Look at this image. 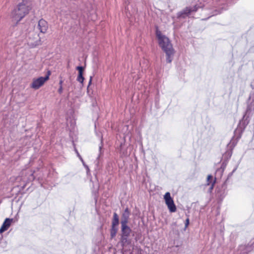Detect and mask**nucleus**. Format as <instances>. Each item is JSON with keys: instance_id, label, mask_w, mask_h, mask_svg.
Returning a JSON list of instances; mask_svg holds the SVG:
<instances>
[{"instance_id": "1", "label": "nucleus", "mask_w": 254, "mask_h": 254, "mask_svg": "<svg viewBox=\"0 0 254 254\" xmlns=\"http://www.w3.org/2000/svg\"><path fill=\"white\" fill-rule=\"evenodd\" d=\"M160 47L166 55V61L168 63L172 62L174 55V50L169 38L162 35L160 31L156 32Z\"/></svg>"}, {"instance_id": "2", "label": "nucleus", "mask_w": 254, "mask_h": 254, "mask_svg": "<svg viewBox=\"0 0 254 254\" xmlns=\"http://www.w3.org/2000/svg\"><path fill=\"white\" fill-rule=\"evenodd\" d=\"M31 9V3L27 0H22L13 9L11 13L12 20L16 23L19 22Z\"/></svg>"}, {"instance_id": "3", "label": "nucleus", "mask_w": 254, "mask_h": 254, "mask_svg": "<svg viewBox=\"0 0 254 254\" xmlns=\"http://www.w3.org/2000/svg\"><path fill=\"white\" fill-rule=\"evenodd\" d=\"M34 172L30 170H24L21 172L20 176L17 177L16 179L17 181H22L24 184L23 186L24 188L26 184L33 181L35 177Z\"/></svg>"}, {"instance_id": "4", "label": "nucleus", "mask_w": 254, "mask_h": 254, "mask_svg": "<svg viewBox=\"0 0 254 254\" xmlns=\"http://www.w3.org/2000/svg\"><path fill=\"white\" fill-rule=\"evenodd\" d=\"M131 232V229L127 226V224L121 225V243L123 246L129 245L130 243V240L129 239L130 233Z\"/></svg>"}, {"instance_id": "5", "label": "nucleus", "mask_w": 254, "mask_h": 254, "mask_svg": "<svg viewBox=\"0 0 254 254\" xmlns=\"http://www.w3.org/2000/svg\"><path fill=\"white\" fill-rule=\"evenodd\" d=\"M198 8L197 5L193 6H187L177 14V18L179 19H185L189 17L192 12H196Z\"/></svg>"}, {"instance_id": "6", "label": "nucleus", "mask_w": 254, "mask_h": 254, "mask_svg": "<svg viewBox=\"0 0 254 254\" xmlns=\"http://www.w3.org/2000/svg\"><path fill=\"white\" fill-rule=\"evenodd\" d=\"M227 185L226 182H224L220 186L216 189V195L220 200H222L227 194Z\"/></svg>"}, {"instance_id": "7", "label": "nucleus", "mask_w": 254, "mask_h": 254, "mask_svg": "<svg viewBox=\"0 0 254 254\" xmlns=\"http://www.w3.org/2000/svg\"><path fill=\"white\" fill-rule=\"evenodd\" d=\"M50 75V71L48 72V74L45 77H40L37 79H33V82L31 83V88L34 89H38L42 86L46 81L49 79Z\"/></svg>"}, {"instance_id": "8", "label": "nucleus", "mask_w": 254, "mask_h": 254, "mask_svg": "<svg viewBox=\"0 0 254 254\" xmlns=\"http://www.w3.org/2000/svg\"><path fill=\"white\" fill-rule=\"evenodd\" d=\"M164 198L169 211L171 212H175L176 211V207L169 192H167L165 194Z\"/></svg>"}, {"instance_id": "9", "label": "nucleus", "mask_w": 254, "mask_h": 254, "mask_svg": "<svg viewBox=\"0 0 254 254\" xmlns=\"http://www.w3.org/2000/svg\"><path fill=\"white\" fill-rule=\"evenodd\" d=\"M241 134H240L239 136L237 138V140L235 141V140H231L229 144H228L229 149L226 151V152L223 155L222 158L226 161H228L229 159L231 158L232 154V149L235 147L236 144L237 143L238 139L241 137Z\"/></svg>"}, {"instance_id": "10", "label": "nucleus", "mask_w": 254, "mask_h": 254, "mask_svg": "<svg viewBox=\"0 0 254 254\" xmlns=\"http://www.w3.org/2000/svg\"><path fill=\"white\" fill-rule=\"evenodd\" d=\"M48 22L43 19H41L38 21L37 28L40 31V33L45 34L47 32L48 29Z\"/></svg>"}, {"instance_id": "11", "label": "nucleus", "mask_w": 254, "mask_h": 254, "mask_svg": "<svg viewBox=\"0 0 254 254\" xmlns=\"http://www.w3.org/2000/svg\"><path fill=\"white\" fill-rule=\"evenodd\" d=\"M130 215V212L128 208H126L122 215L121 225H126L128 223L129 217Z\"/></svg>"}, {"instance_id": "12", "label": "nucleus", "mask_w": 254, "mask_h": 254, "mask_svg": "<svg viewBox=\"0 0 254 254\" xmlns=\"http://www.w3.org/2000/svg\"><path fill=\"white\" fill-rule=\"evenodd\" d=\"M12 219L6 218L0 228V234L7 230L10 227Z\"/></svg>"}, {"instance_id": "13", "label": "nucleus", "mask_w": 254, "mask_h": 254, "mask_svg": "<svg viewBox=\"0 0 254 254\" xmlns=\"http://www.w3.org/2000/svg\"><path fill=\"white\" fill-rule=\"evenodd\" d=\"M245 117V116H244L242 120L240 121V123H239V124L238 126V128H237V129L236 130L237 131H239V132H240L241 134L242 133L243 131H244V130L245 129L246 127V126L248 124V121L247 120L244 119Z\"/></svg>"}, {"instance_id": "14", "label": "nucleus", "mask_w": 254, "mask_h": 254, "mask_svg": "<svg viewBox=\"0 0 254 254\" xmlns=\"http://www.w3.org/2000/svg\"><path fill=\"white\" fill-rule=\"evenodd\" d=\"M249 101H252V102L250 104H248L246 113H248V111L251 110L252 108L254 109V91L250 94L249 98Z\"/></svg>"}, {"instance_id": "15", "label": "nucleus", "mask_w": 254, "mask_h": 254, "mask_svg": "<svg viewBox=\"0 0 254 254\" xmlns=\"http://www.w3.org/2000/svg\"><path fill=\"white\" fill-rule=\"evenodd\" d=\"M119 224V216L116 212L114 213L113 218L112 222V226L117 227Z\"/></svg>"}, {"instance_id": "16", "label": "nucleus", "mask_w": 254, "mask_h": 254, "mask_svg": "<svg viewBox=\"0 0 254 254\" xmlns=\"http://www.w3.org/2000/svg\"><path fill=\"white\" fill-rule=\"evenodd\" d=\"M117 231H118L117 227L112 226V228L111 229V232H110L111 237L112 238H113L114 237H115L116 236Z\"/></svg>"}, {"instance_id": "17", "label": "nucleus", "mask_w": 254, "mask_h": 254, "mask_svg": "<svg viewBox=\"0 0 254 254\" xmlns=\"http://www.w3.org/2000/svg\"><path fill=\"white\" fill-rule=\"evenodd\" d=\"M212 176L211 175H209L207 176V184L206 186H209L211 185L213 182H212Z\"/></svg>"}, {"instance_id": "18", "label": "nucleus", "mask_w": 254, "mask_h": 254, "mask_svg": "<svg viewBox=\"0 0 254 254\" xmlns=\"http://www.w3.org/2000/svg\"><path fill=\"white\" fill-rule=\"evenodd\" d=\"M84 79V78L83 76V74H78L77 78V80L78 82H80L81 83H83Z\"/></svg>"}, {"instance_id": "19", "label": "nucleus", "mask_w": 254, "mask_h": 254, "mask_svg": "<svg viewBox=\"0 0 254 254\" xmlns=\"http://www.w3.org/2000/svg\"><path fill=\"white\" fill-rule=\"evenodd\" d=\"M84 68L82 66H78L76 67V70L78 71V74H83Z\"/></svg>"}, {"instance_id": "20", "label": "nucleus", "mask_w": 254, "mask_h": 254, "mask_svg": "<svg viewBox=\"0 0 254 254\" xmlns=\"http://www.w3.org/2000/svg\"><path fill=\"white\" fill-rule=\"evenodd\" d=\"M40 38H39L38 40H36L34 43H31L30 44L32 46V47H35L36 46L39 45L40 44Z\"/></svg>"}, {"instance_id": "21", "label": "nucleus", "mask_w": 254, "mask_h": 254, "mask_svg": "<svg viewBox=\"0 0 254 254\" xmlns=\"http://www.w3.org/2000/svg\"><path fill=\"white\" fill-rule=\"evenodd\" d=\"M237 167H236L228 175V177H227V178L226 179V180L225 181V182H227L228 180L231 177V176L233 175V173L236 171V170H237Z\"/></svg>"}, {"instance_id": "22", "label": "nucleus", "mask_w": 254, "mask_h": 254, "mask_svg": "<svg viewBox=\"0 0 254 254\" xmlns=\"http://www.w3.org/2000/svg\"><path fill=\"white\" fill-rule=\"evenodd\" d=\"M215 183V180L213 182V183L210 185L209 186V188L208 190V192L210 193L211 192L212 190L213 189V188H214V185Z\"/></svg>"}, {"instance_id": "23", "label": "nucleus", "mask_w": 254, "mask_h": 254, "mask_svg": "<svg viewBox=\"0 0 254 254\" xmlns=\"http://www.w3.org/2000/svg\"><path fill=\"white\" fill-rule=\"evenodd\" d=\"M75 152H76V153L77 154V155L78 157L79 158V159L81 161V162H83V160L82 157L79 154V153H78V152L77 151V150L76 149H75Z\"/></svg>"}, {"instance_id": "24", "label": "nucleus", "mask_w": 254, "mask_h": 254, "mask_svg": "<svg viewBox=\"0 0 254 254\" xmlns=\"http://www.w3.org/2000/svg\"><path fill=\"white\" fill-rule=\"evenodd\" d=\"M189 223H190V220H189V218H188L186 220V222H185V228H187L188 225H189Z\"/></svg>"}, {"instance_id": "25", "label": "nucleus", "mask_w": 254, "mask_h": 254, "mask_svg": "<svg viewBox=\"0 0 254 254\" xmlns=\"http://www.w3.org/2000/svg\"><path fill=\"white\" fill-rule=\"evenodd\" d=\"M215 11H216V13H215L213 14L211 16L216 15V14H218V13H221V12H222V10H220V9H219V10H218V12H217V10H216Z\"/></svg>"}, {"instance_id": "26", "label": "nucleus", "mask_w": 254, "mask_h": 254, "mask_svg": "<svg viewBox=\"0 0 254 254\" xmlns=\"http://www.w3.org/2000/svg\"><path fill=\"white\" fill-rule=\"evenodd\" d=\"M58 92L60 94H61L63 92V87H62V86H60L59 89H58Z\"/></svg>"}, {"instance_id": "27", "label": "nucleus", "mask_w": 254, "mask_h": 254, "mask_svg": "<svg viewBox=\"0 0 254 254\" xmlns=\"http://www.w3.org/2000/svg\"><path fill=\"white\" fill-rule=\"evenodd\" d=\"M102 147V145H101V146H99V152H100V153H99V156H98V158H99V157H100L101 154V153H102V152H101Z\"/></svg>"}, {"instance_id": "28", "label": "nucleus", "mask_w": 254, "mask_h": 254, "mask_svg": "<svg viewBox=\"0 0 254 254\" xmlns=\"http://www.w3.org/2000/svg\"><path fill=\"white\" fill-rule=\"evenodd\" d=\"M82 162V164H83V166H84V167H85V168H86V169H87V170H89V168H88V166H87V165H86V164H85V163H84V161H83V162Z\"/></svg>"}, {"instance_id": "29", "label": "nucleus", "mask_w": 254, "mask_h": 254, "mask_svg": "<svg viewBox=\"0 0 254 254\" xmlns=\"http://www.w3.org/2000/svg\"><path fill=\"white\" fill-rule=\"evenodd\" d=\"M251 86L253 89H254V79L251 82Z\"/></svg>"}, {"instance_id": "30", "label": "nucleus", "mask_w": 254, "mask_h": 254, "mask_svg": "<svg viewBox=\"0 0 254 254\" xmlns=\"http://www.w3.org/2000/svg\"><path fill=\"white\" fill-rule=\"evenodd\" d=\"M92 76H90V80H89V83H88V86H89L91 84V82H92Z\"/></svg>"}, {"instance_id": "31", "label": "nucleus", "mask_w": 254, "mask_h": 254, "mask_svg": "<svg viewBox=\"0 0 254 254\" xmlns=\"http://www.w3.org/2000/svg\"><path fill=\"white\" fill-rule=\"evenodd\" d=\"M63 82V80H60V83H59L60 86H62Z\"/></svg>"}, {"instance_id": "32", "label": "nucleus", "mask_w": 254, "mask_h": 254, "mask_svg": "<svg viewBox=\"0 0 254 254\" xmlns=\"http://www.w3.org/2000/svg\"><path fill=\"white\" fill-rule=\"evenodd\" d=\"M2 236L0 234V241L2 239Z\"/></svg>"}]
</instances>
